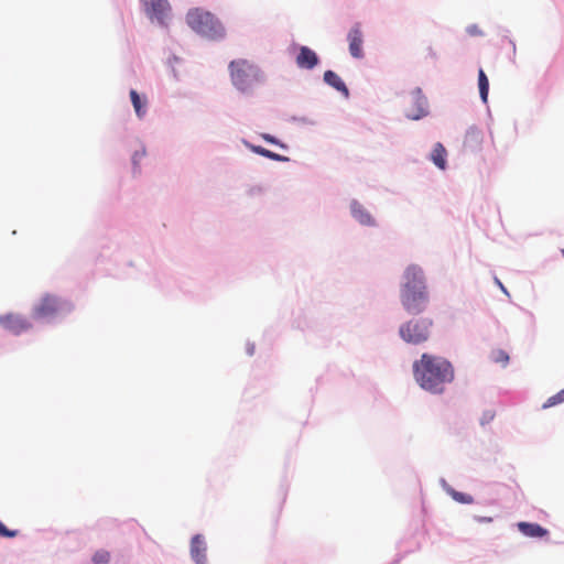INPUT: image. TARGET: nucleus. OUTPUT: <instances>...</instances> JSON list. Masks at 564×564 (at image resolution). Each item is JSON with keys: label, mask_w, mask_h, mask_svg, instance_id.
I'll return each instance as SVG.
<instances>
[{"label": "nucleus", "mask_w": 564, "mask_h": 564, "mask_svg": "<svg viewBox=\"0 0 564 564\" xmlns=\"http://www.w3.org/2000/svg\"><path fill=\"white\" fill-rule=\"evenodd\" d=\"M412 372L415 382L433 395H441L445 387L455 379V369L451 360L443 356L423 352L413 361Z\"/></svg>", "instance_id": "nucleus-1"}, {"label": "nucleus", "mask_w": 564, "mask_h": 564, "mask_svg": "<svg viewBox=\"0 0 564 564\" xmlns=\"http://www.w3.org/2000/svg\"><path fill=\"white\" fill-rule=\"evenodd\" d=\"M399 301L402 310L412 316L427 310L431 301L429 283L420 264L410 263L404 268L400 276Z\"/></svg>", "instance_id": "nucleus-2"}, {"label": "nucleus", "mask_w": 564, "mask_h": 564, "mask_svg": "<svg viewBox=\"0 0 564 564\" xmlns=\"http://www.w3.org/2000/svg\"><path fill=\"white\" fill-rule=\"evenodd\" d=\"M185 21L202 37L216 42L223 41L226 37V28L220 19L200 7L188 9Z\"/></svg>", "instance_id": "nucleus-3"}, {"label": "nucleus", "mask_w": 564, "mask_h": 564, "mask_svg": "<svg viewBox=\"0 0 564 564\" xmlns=\"http://www.w3.org/2000/svg\"><path fill=\"white\" fill-rule=\"evenodd\" d=\"M75 304L65 297L45 293L41 301L32 308V317L35 321L57 324L63 322L73 311Z\"/></svg>", "instance_id": "nucleus-4"}, {"label": "nucleus", "mask_w": 564, "mask_h": 564, "mask_svg": "<svg viewBox=\"0 0 564 564\" xmlns=\"http://www.w3.org/2000/svg\"><path fill=\"white\" fill-rule=\"evenodd\" d=\"M234 87L241 94H252L256 84L265 82L264 72L247 59H234L228 65Z\"/></svg>", "instance_id": "nucleus-5"}, {"label": "nucleus", "mask_w": 564, "mask_h": 564, "mask_svg": "<svg viewBox=\"0 0 564 564\" xmlns=\"http://www.w3.org/2000/svg\"><path fill=\"white\" fill-rule=\"evenodd\" d=\"M158 286L165 290L167 293H172L175 289H178L186 295H189L197 302H206L213 296V292L209 288L198 285L192 279L178 281L175 276L166 271H161L156 275Z\"/></svg>", "instance_id": "nucleus-6"}, {"label": "nucleus", "mask_w": 564, "mask_h": 564, "mask_svg": "<svg viewBox=\"0 0 564 564\" xmlns=\"http://www.w3.org/2000/svg\"><path fill=\"white\" fill-rule=\"evenodd\" d=\"M433 319L427 316L416 315L400 324L399 337L409 345L417 346L429 340Z\"/></svg>", "instance_id": "nucleus-7"}, {"label": "nucleus", "mask_w": 564, "mask_h": 564, "mask_svg": "<svg viewBox=\"0 0 564 564\" xmlns=\"http://www.w3.org/2000/svg\"><path fill=\"white\" fill-rule=\"evenodd\" d=\"M129 240V235L123 231H115L108 238H102L99 242L100 251L97 256L98 261H113L119 264L121 262L120 252Z\"/></svg>", "instance_id": "nucleus-8"}, {"label": "nucleus", "mask_w": 564, "mask_h": 564, "mask_svg": "<svg viewBox=\"0 0 564 564\" xmlns=\"http://www.w3.org/2000/svg\"><path fill=\"white\" fill-rule=\"evenodd\" d=\"M297 68L314 70L322 64L321 56L310 46L293 42L289 47Z\"/></svg>", "instance_id": "nucleus-9"}, {"label": "nucleus", "mask_w": 564, "mask_h": 564, "mask_svg": "<svg viewBox=\"0 0 564 564\" xmlns=\"http://www.w3.org/2000/svg\"><path fill=\"white\" fill-rule=\"evenodd\" d=\"M147 17L160 26H167L172 18V7L169 0H140Z\"/></svg>", "instance_id": "nucleus-10"}, {"label": "nucleus", "mask_w": 564, "mask_h": 564, "mask_svg": "<svg viewBox=\"0 0 564 564\" xmlns=\"http://www.w3.org/2000/svg\"><path fill=\"white\" fill-rule=\"evenodd\" d=\"M411 107L404 112V117L412 121H420L430 115L429 99L421 87H414L410 91Z\"/></svg>", "instance_id": "nucleus-11"}, {"label": "nucleus", "mask_w": 564, "mask_h": 564, "mask_svg": "<svg viewBox=\"0 0 564 564\" xmlns=\"http://www.w3.org/2000/svg\"><path fill=\"white\" fill-rule=\"evenodd\" d=\"M0 326L14 336L28 332L32 323L20 314L7 313L0 315Z\"/></svg>", "instance_id": "nucleus-12"}, {"label": "nucleus", "mask_w": 564, "mask_h": 564, "mask_svg": "<svg viewBox=\"0 0 564 564\" xmlns=\"http://www.w3.org/2000/svg\"><path fill=\"white\" fill-rule=\"evenodd\" d=\"M351 218L364 227L376 228L379 226L375 216L356 198L349 204Z\"/></svg>", "instance_id": "nucleus-13"}, {"label": "nucleus", "mask_w": 564, "mask_h": 564, "mask_svg": "<svg viewBox=\"0 0 564 564\" xmlns=\"http://www.w3.org/2000/svg\"><path fill=\"white\" fill-rule=\"evenodd\" d=\"M484 132L477 126H470L465 133L463 149L465 152L478 153L482 149Z\"/></svg>", "instance_id": "nucleus-14"}, {"label": "nucleus", "mask_w": 564, "mask_h": 564, "mask_svg": "<svg viewBox=\"0 0 564 564\" xmlns=\"http://www.w3.org/2000/svg\"><path fill=\"white\" fill-rule=\"evenodd\" d=\"M517 528L519 532L527 538L545 541L550 538L549 529L538 522L520 521L517 523Z\"/></svg>", "instance_id": "nucleus-15"}, {"label": "nucleus", "mask_w": 564, "mask_h": 564, "mask_svg": "<svg viewBox=\"0 0 564 564\" xmlns=\"http://www.w3.org/2000/svg\"><path fill=\"white\" fill-rule=\"evenodd\" d=\"M347 40L349 43L348 48L350 55L357 59L362 58L365 56L362 48L364 36L358 23L351 26V29L348 31Z\"/></svg>", "instance_id": "nucleus-16"}, {"label": "nucleus", "mask_w": 564, "mask_h": 564, "mask_svg": "<svg viewBox=\"0 0 564 564\" xmlns=\"http://www.w3.org/2000/svg\"><path fill=\"white\" fill-rule=\"evenodd\" d=\"M207 544L202 533H196L191 539V557L195 564H207Z\"/></svg>", "instance_id": "nucleus-17"}, {"label": "nucleus", "mask_w": 564, "mask_h": 564, "mask_svg": "<svg viewBox=\"0 0 564 564\" xmlns=\"http://www.w3.org/2000/svg\"><path fill=\"white\" fill-rule=\"evenodd\" d=\"M242 144L250 150L252 153L263 156L268 160L274 161V162H281V163H289L291 161V158L286 155H282L280 153H276L272 150H269L262 145L253 144L247 139L241 140Z\"/></svg>", "instance_id": "nucleus-18"}, {"label": "nucleus", "mask_w": 564, "mask_h": 564, "mask_svg": "<svg viewBox=\"0 0 564 564\" xmlns=\"http://www.w3.org/2000/svg\"><path fill=\"white\" fill-rule=\"evenodd\" d=\"M323 82L328 87L339 93L344 98L350 97V90L344 79L333 69H327L323 74Z\"/></svg>", "instance_id": "nucleus-19"}, {"label": "nucleus", "mask_w": 564, "mask_h": 564, "mask_svg": "<svg viewBox=\"0 0 564 564\" xmlns=\"http://www.w3.org/2000/svg\"><path fill=\"white\" fill-rule=\"evenodd\" d=\"M447 150L442 142H436L433 145L432 151L427 155V159L441 171H445L448 167Z\"/></svg>", "instance_id": "nucleus-20"}, {"label": "nucleus", "mask_w": 564, "mask_h": 564, "mask_svg": "<svg viewBox=\"0 0 564 564\" xmlns=\"http://www.w3.org/2000/svg\"><path fill=\"white\" fill-rule=\"evenodd\" d=\"M130 101L133 106L138 119H143L148 112V98L144 94H140L134 88L129 90Z\"/></svg>", "instance_id": "nucleus-21"}, {"label": "nucleus", "mask_w": 564, "mask_h": 564, "mask_svg": "<svg viewBox=\"0 0 564 564\" xmlns=\"http://www.w3.org/2000/svg\"><path fill=\"white\" fill-rule=\"evenodd\" d=\"M140 145H141L140 149L134 150L131 155V172L134 177L141 174V164L140 163H141V160L147 154V148H145L144 143L140 142Z\"/></svg>", "instance_id": "nucleus-22"}, {"label": "nucleus", "mask_w": 564, "mask_h": 564, "mask_svg": "<svg viewBox=\"0 0 564 564\" xmlns=\"http://www.w3.org/2000/svg\"><path fill=\"white\" fill-rule=\"evenodd\" d=\"M478 90L480 100L486 105L489 95V79L481 67L478 69Z\"/></svg>", "instance_id": "nucleus-23"}, {"label": "nucleus", "mask_w": 564, "mask_h": 564, "mask_svg": "<svg viewBox=\"0 0 564 564\" xmlns=\"http://www.w3.org/2000/svg\"><path fill=\"white\" fill-rule=\"evenodd\" d=\"M261 138L264 142H267L270 145L278 147L279 149L284 150V151L290 150V145L274 134L262 133Z\"/></svg>", "instance_id": "nucleus-24"}, {"label": "nucleus", "mask_w": 564, "mask_h": 564, "mask_svg": "<svg viewBox=\"0 0 564 564\" xmlns=\"http://www.w3.org/2000/svg\"><path fill=\"white\" fill-rule=\"evenodd\" d=\"M288 122H291V123H296V124H300V126H310V127H315L318 124V121L315 120V119H312L307 116H296V115H293L291 117H289L286 119Z\"/></svg>", "instance_id": "nucleus-25"}, {"label": "nucleus", "mask_w": 564, "mask_h": 564, "mask_svg": "<svg viewBox=\"0 0 564 564\" xmlns=\"http://www.w3.org/2000/svg\"><path fill=\"white\" fill-rule=\"evenodd\" d=\"M111 558L110 552L105 549H99L94 552L91 556L93 564H109Z\"/></svg>", "instance_id": "nucleus-26"}, {"label": "nucleus", "mask_w": 564, "mask_h": 564, "mask_svg": "<svg viewBox=\"0 0 564 564\" xmlns=\"http://www.w3.org/2000/svg\"><path fill=\"white\" fill-rule=\"evenodd\" d=\"M451 497L454 501L460 503V505H470L475 501L474 497L470 494L458 491V490H452Z\"/></svg>", "instance_id": "nucleus-27"}, {"label": "nucleus", "mask_w": 564, "mask_h": 564, "mask_svg": "<svg viewBox=\"0 0 564 564\" xmlns=\"http://www.w3.org/2000/svg\"><path fill=\"white\" fill-rule=\"evenodd\" d=\"M564 402V388L550 397L542 405V409H550Z\"/></svg>", "instance_id": "nucleus-28"}, {"label": "nucleus", "mask_w": 564, "mask_h": 564, "mask_svg": "<svg viewBox=\"0 0 564 564\" xmlns=\"http://www.w3.org/2000/svg\"><path fill=\"white\" fill-rule=\"evenodd\" d=\"M20 530L10 529L6 525V523L0 519V538L2 539H14L20 535Z\"/></svg>", "instance_id": "nucleus-29"}, {"label": "nucleus", "mask_w": 564, "mask_h": 564, "mask_svg": "<svg viewBox=\"0 0 564 564\" xmlns=\"http://www.w3.org/2000/svg\"><path fill=\"white\" fill-rule=\"evenodd\" d=\"M496 416V411L494 409H485L479 419L480 426L485 427L490 424Z\"/></svg>", "instance_id": "nucleus-30"}, {"label": "nucleus", "mask_w": 564, "mask_h": 564, "mask_svg": "<svg viewBox=\"0 0 564 564\" xmlns=\"http://www.w3.org/2000/svg\"><path fill=\"white\" fill-rule=\"evenodd\" d=\"M495 362H503L507 365L510 360L509 354L503 349H497L492 351Z\"/></svg>", "instance_id": "nucleus-31"}, {"label": "nucleus", "mask_w": 564, "mask_h": 564, "mask_svg": "<svg viewBox=\"0 0 564 564\" xmlns=\"http://www.w3.org/2000/svg\"><path fill=\"white\" fill-rule=\"evenodd\" d=\"M289 488H290V481L288 480L286 476H283L280 487H279V492L282 496V503H284L286 500Z\"/></svg>", "instance_id": "nucleus-32"}, {"label": "nucleus", "mask_w": 564, "mask_h": 564, "mask_svg": "<svg viewBox=\"0 0 564 564\" xmlns=\"http://www.w3.org/2000/svg\"><path fill=\"white\" fill-rule=\"evenodd\" d=\"M500 30H501V32H502V33H500V34H501V37H502V40H503V41H508L509 45L511 46L512 57H514V56H516V51H517V48H516V43H514V41H513L512 39H510V37H509V35H508V34H509V30H508V29H505V28H500Z\"/></svg>", "instance_id": "nucleus-33"}, {"label": "nucleus", "mask_w": 564, "mask_h": 564, "mask_svg": "<svg viewBox=\"0 0 564 564\" xmlns=\"http://www.w3.org/2000/svg\"><path fill=\"white\" fill-rule=\"evenodd\" d=\"M466 33L470 36H482L484 32L477 24H469L466 28Z\"/></svg>", "instance_id": "nucleus-34"}, {"label": "nucleus", "mask_w": 564, "mask_h": 564, "mask_svg": "<svg viewBox=\"0 0 564 564\" xmlns=\"http://www.w3.org/2000/svg\"><path fill=\"white\" fill-rule=\"evenodd\" d=\"M440 485L441 487L443 488V490L448 495L451 496V492H453L452 490H455L454 487H452L445 478H440Z\"/></svg>", "instance_id": "nucleus-35"}, {"label": "nucleus", "mask_w": 564, "mask_h": 564, "mask_svg": "<svg viewBox=\"0 0 564 564\" xmlns=\"http://www.w3.org/2000/svg\"><path fill=\"white\" fill-rule=\"evenodd\" d=\"M37 532L46 533L48 535L47 538L51 540L55 539L58 535V531L53 528L39 529Z\"/></svg>", "instance_id": "nucleus-36"}, {"label": "nucleus", "mask_w": 564, "mask_h": 564, "mask_svg": "<svg viewBox=\"0 0 564 564\" xmlns=\"http://www.w3.org/2000/svg\"><path fill=\"white\" fill-rule=\"evenodd\" d=\"M474 520L478 523H489L492 522L491 517H484V516H474Z\"/></svg>", "instance_id": "nucleus-37"}, {"label": "nucleus", "mask_w": 564, "mask_h": 564, "mask_svg": "<svg viewBox=\"0 0 564 564\" xmlns=\"http://www.w3.org/2000/svg\"><path fill=\"white\" fill-rule=\"evenodd\" d=\"M256 351V345L254 343L248 341L246 345V352L248 356H253Z\"/></svg>", "instance_id": "nucleus-38"}, {"label": "nucleus", "mask_w": 564, "mask_h": 564, "mask_svg": "<svg viewBox=\"0 0 564 564\" xmlns=\"http://www.w3.org/2000/svg\"><path fill=\"white\" fill-rule=\"evenodd\" d=\"M182 62V58L178 57L177 55L175 54H172L169 58H167V63L169 65L172 67L173 64H176V63H181Z\"/></svg>", "instance_id": "nucleus-39"}, {"label": "nucleus", "mask_w": 564, "mask_h": 564, "mask_svg": "<svg viewBox=\"0 0 564 564\" xmlns=\"http://www.w3.org/2000/svg\"><path fill=\"white\" fill-rule=\"evenodd\" d=\"M495 282L498 285V288L501 290L502 293L510 296L508 289L503 285V283L498 278H495Z\"/></svg>", "instance_id": "nucleus-40"}, {"label": "nucleus", "mask_w": 564, "mask_h": 564, "mask_svg": "<svg viewBox=\"0 0 564 564\" xmlns=\"http://www.w3.org/2000/svg\"><path fill=\"white\" fill-rule=\"evenodd\" d=\"M427 56L431 57L434 61H437V58H438L436 52L433 50L432 46L427 47Z\"/></svg>", "instance_id": "nucleus-41"}, {"label": "nucleus", "mask_w": 564, "mask_h": 564, "mask_svg": "<svg viewBox=\"0 0 564 564\" xmlns=\"http://www.w3.org/2000/svg\"><path fill=\"white\" fill-rule=\"evenodd\" d=\"M405 556V553H398L390 564H399Z\"/></svg>", "instance_id": "nucleus-42"}, {"label": "nucleus", "mask_w": 564, "mask_h": 564, "mask_svg": "<svg viewBox=\"0 0 564 564\" xmlns=\"http://www.w3.org/2000/svg\"><path fill=\"white\" fill-rule=\"evenodd\" d=\"M171 70H172L173 77H174L176 80H178V75H177V72H176V69H175V67H174V66H172V67H171Z\"/></svg>", "instance_id": "nucleus-43"}, {"label": "nucleus", "mask_w": 564, "mask_h": 564, "mask_svg": "<svg viewBox=\"0 0 564 564\" xmlns=\"http://www.w3.org/2000/svg\"><path fill=\"white\" fill-rule=\"evenodd\" d=\"M127 264H128L129 267H132V264H133V263H132V261H128V262H127Z\"/></svg>", "instance_id": "nucleus-44"}, {"label": "nucleus", "mask_w": 564, "mask_h": 564, "mask_svg": "<svg viewBox=\"0 0 564 564\" xmlns=\"http://www.w3.org/2000/svg\"><path fill=\"white\" fill-rule=\"evenodd\" d=\"M561 253H562V256L564 257V249H561Z\"/></svg>", "instance_id": "nucleus-45"}]
</instances>
